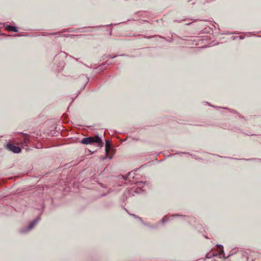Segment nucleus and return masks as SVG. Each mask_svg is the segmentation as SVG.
<instances>
[{
    "label": "nucleus",
    "instance_id": "nucleus-1",
    "mask_svg": "<svg viewBox=\"0 0 261 261\" xmlns=\"http://www.w3.org/2000/svg\"><path fill=\"white\" fill-rule=\"evenodd\" d=\"M81 143L85 145L96 143L100 147H102L103 144L102 139L98 135H95L93 137L84 138L81 140Z\"/></svg>",
    "mask_w": 261,
    "mask_h": 261
},
{
    "label": "nucleus",
    "instance_id": "nucleus-2",
    "mask_svg": "<svg viewBox=\"0 0 261 261\" xmlns=\"http://www.w3.org/2000/svg\"><path fill=\"white\" fill-rule=\"evenodd\" d=\"M40 220V217H37L35 219L31 222L28 226L21 229L20 230V232L21 233H25L30 231L34 228V227L36 225V224L39 222Z\"/></svg>",
    "mask_w": 261,
    "mask_h": 261
},
{
    "label": "nucleus",
    "instance_id": "nucleus-3",
    "mask_svg": "<svg viewBox=\"0 0 261 261\" xmlns=\"http://www.w3.org/2000/svg\"><path fill=\"white\" fill-rule=\"evenodd\" d=\"M7 149L14 153H18L20 152L21 150L20 147L15 146L11 143H9L7 145Z\"/></svg>",
    "mask_w": 261,
    "mask_h": 261
},
{
    "label": "nucleus",
    "instance_id": "nucleus-4",
    "mask_svg": "<svg viewBox=\"0 0 261 261\" xmlns=\"http://www.w3.org/2000/svg\"><path fill=\"white\" fill-rule=\"evenodd\" d=\"M217 246L218 248H219L220 249H221V251H220V252L218 253V256H219V257L220 258H222V255L224 253V250H223V246L222 245H220V244L217 245ZM230 255V254H229L228 255V256H227V257L223 256V257L224 258H228Z\"/></svg>",
    "mask_w": 261,
    "mask_h": 261
},
{
    "label": "nucleus",
    "instance_id": "nucleus-5",
    "mask_svg": "<svg viewBox=\"0 0 261 261\" xmlns=\"http://www.w3.org/2000/svg\"><path fill=\"white\" fill-rule=\"evenodd\" d=\"M112 148V146L110 140H106L105 144V151L107 154L110 149Z\"/></svg>",
    "mask_w": 261,
    "mask_h": 261
},
{
    "label": "nucleus",
    "instance_id": "nucleus-6",
    "mask_svg": "<svg viewBox=\"0 0 261 261\" xmlns=\"http://www.w3.org/2000/svg\"><path fill=\"white\" fill-rule=\"evenodd\" d=\"M6 29L7 30L9 31H12L14 32H17L18 30L16 28V27L10 25H7L6 27Z\"/></svg>",
    "mask_w": 261,
    "mask_h": 261
},
{
    "label": "nucleus",
    "instance_id": "nucleus-7",
    "mask_svg": "<svg viewBox=\"0 0 261 261\" xmlns=\"http://www.w3.org/2000/svg\"><path fill=\"white\" fill-rule=\"evenodd\" d=\"M218 256V253H208L206 254L205 257L207 258H212L213 256Z\"/></svg>",
    "mask_w": 261,
    "mask_h": 261
},
{
    "label": "nucleus",
    "instance_id": "nucleus-8",
    "mask_svg": "<svg viewBox=\"0 0 261 261\" xmlns=\"http://www.w3.org/2000/svg\"><path fill=\"white\" fill-rule=\"evenodd\" d=\"M129 215L132 216L134 218L138 219L140 222H141L143 224L145 225V223H144V222L143 221V220L142 219V218L141 217H140L135 214H129Z\"/></svg>",
    "mask_w": 261,
    "mask_h": 261
},
{
    "label": "nucleus",
    "instance_id": "nucleus-9",
    "mask_svg": "<svg viewBox=\"0 0 261 261\" xmlns=\"http://www.w3.org/2000/svg\"><path fill=\"white\" fill-rule=\"evenodd\" d=\"M23 135L24 136V142H25V143H27L29 142V138L30 136L27 134H23Z\"/></svg>",
    "mask_w": 261,
    "mask_h": 261
},
{
    "label": "nucleus",
    "instance_id": "nucleus-10",
    "mask_svg": "<svg viewBox=\"0 0 261 261\" xmlns=\"http://www.w3.org/2000/svg\"><path fill=\"white\" fill-rule=\"evenodd\" d=\"M165 218H166V220L167 221H168L169 220V218L168 217H167V216H165V217L164 218H163L161 220V222L162 223L164 224L165 223L166 220H165Z\"/></svg>",
    "mask_w": 261,
    "mask_h": 261
},
{
    "label": "nucleus",
    "instance_id": "nucleus-11",
    "mask_svg": "<svg viewBox=\"0 0 261 261\" xmlns=\"http://www.w3.org/2000/svg\"><path fill=\"white\" fill-rule=\"evenodd\" d=\"M171 217H185L186 216L185 215H178V214H175V215H172Z\"/></svg>",
    "mask_w": 261,
    "mask_h": 261
},
{
    "label": "nucleus",
    "instance_id": "nucleus-12",
    "mask_svg": "<svg viewBox=\"0 0 261 261\" xmlns=\"http://www.w3.org/2000/svg\"><path fill=\"white\" fill-rule=\"evenodd\" d=\"M110 57V55H104L102 57L103 58V59H105L107 58H109Z\"/></svg>",
    "mask_w": 261,
    "mask_h": 261
},
{
    "label": "nucleus",
    "instance_id": "nucleus-13",
    "mask_svg": "<svg viewBox=\"0 0 261 261\" xmlns=\"http://www.w3.org/2000/svg\"><path fill=\"white\" fill-rule=\"evenodd\" d=\"M51 34L55 35V38H56L59 37V36H61L60 35H58V34H57V33H53V34Z\"/></svg>",
    "mask_w": 261,
    "mask_h": 261
},
{
    "label": "nucleus",
    "instance_id": "nucleus-14",
    "mask_svg": "<svg viewBox=\"0 0 261 261\" xmlns=\"http://www.w3.org/2000/svg\"><path fill=\"white\" fill-rule=\"evenodd\" d=\"M110 63H111L110 62H108V61H107L105 63V64L109 65Z\"/></svg>",
    "mask_w": 261,
    "mask_h": 261
},
{
    "label": "nucleus",
    "instance_id": "nucleus-15",
    "mask_svg": "<svg viewBox=\"0 0 261 261\" xmlns=\"http://www.w3.org/2000/svg\"><path fill=\"white\" fill-rule=\"evenodd\" d=\"M89 79L88 77H86V83H87L88 82Z\"/></svg>",
    "mask_w": 261,
    "mask_h": 261
},
{
    "label": "nucleus",
    "instance_id": "nucleus-16",
    "mask_svg": "<svg viewBox=\"0 0 261 261\" xmlns=\"http://www.w3.org/2000/svg\"><path fill=\"white\" fill-rule=\"evenodd\" d=\"M122 177H123V179H124V180H126V179H127V176H122Z\"/></svg>",
    "mask_w": 261,
    "mask_h": 261
},
{
    "label": "nucleus",
    "instance_id": "nucleus-17",
    "mask_svg": "<svg viewBox=\"0 0 261 261\" xmlns=\"http://www.w3.org/2000/svg\"><path fill=\"white\" fill-rule=\"evenodd\" d=\"M238 37H239V38H240V39H243V38L242 36H239Z\"/></svg>",
    "mask_w": 261,
    "mask_h": 261
},
{
    "label": "nucleus",
    "instance_id": "nucleus-18",
    "mask_svg": "<svg viewBox=\"0 0 261 261\" xmlns=\"http://www.w3.org/2000/svg\"><path fill=\"white\" fill-rule=\"evenodd\" d=\"M106 195V194H102L101 195V196H105Z\"/></svg>",
    "mask_w": 261,
    "mask_h": 261
},
{
    "label": "nucleus",
    "instance_id": "nucleus-19",
    "mask_svg": "<svg viewBox=\"0 0 261 261\" xmlns=\"http://www.w3.org/2000/svg\"><path fill=\"white\" fill-rule=\"evenodd\" d=\"M68 36H69L68 35H64V37H68Z\"/></svg>",
    "mask_w": 261,
    "mask_h": 261
},
{
    "label": "nucleus",
    "instance_id": "nucleus-20",
    "mask_svg": "<svg viewBox=\"0 0 261 261\" xmlns=\"http://www.w3.org/2000/svg\"><path fill=\"white\" fill-rule=\"evenodd\" d=\"M180 153L189 154L188 152H181Z\"/></svg>",
    "mask_w": 261,
    "mask_h": 261
},
{
    "label": "nucleus",
    "instance_id": "nucleus-21",
    "mask_svg": "<svg viewBox=\"0 0 261 261\" xmlns=\"http://www.w3.org/2000/svg\"><path fill=\"white\" fill-rule=\"evenodd\" d=\"M117 56V55H116V56H114L112 58H115Z\"/></svg>",
    "mask_w": 261,
    "mask_h": 261
},
{
    "label": "nucleus",
    "instance_id": "nucleus-22",
    "mask_svg": "<svg viewBox=\"0 0 261 261\" xmlns=\"http://www.w3.org/2000/svg\"><path fill=\"white\" fill-rule=\"evenodd\" d=\"M120 56H124V54H123V55H121Z\"/></svg>",
    "mask_w": 261,
    "mask_h": 261
},
{
    "label": "nucleus",
    "instance_id": "nucleus-23",
    "mask_svg": "<svg viewBox=\"0 0 261 261\" xmlns=\"http://www.w3.org/2000/svg\"><path fill=\"white\" fill-rule=\"evenodd\" d=\"M252 159H247V160H251Z\"/></svg>",
    "mask_w": 261,
    "mask_h": 261
},
{
    "label": "nucleus",
    "instance_id": "nucleus-24",
    "mask_svg": "<svg viewBox=\"0 0 261 261\" xmlns=\"http://www.w3.org/2000/svg\"><path fill=\"white\" fill-rule=\"evenodd\" d=\"M259 161L261 162V160H259Z\"/></svg>",
    "mask_w": 261,
    "mask_h": 261
}]
</instances>
